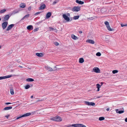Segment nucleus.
<instances>
[{
  "label": "nucleus",
  "mask_w": 127,
  "mask_h": 127,
  "mask_svg": "<svg viewBox=\"0 0 127 127\" xmlns=\"http://www.w3.org/2000/svg\"><path fill=\"white\" fill-rule=\"evenodd\" d=\"M80 10V7L79 6H75L73 8L72 10L73 11L77 12Z\"/></svg>",
  "instance_id": "nucleus-6"
},
{
  "label": "nucleus",
  "mask_w": 127,
  "mask_h": 127,
  "mask_svg": "<svg viewBox=\"0 0 127 127\" xmlns=\"http://www.w3.org/2000/svg\"><path fill=\"white\" fill-rule=\"evenodd\" d=\"M41 12H37L35 14V15H37L38 14L40 13Z\"/></svg>",
  "instance_id": "nucleus-42"
},
{
  "label": "nucleus",
  "mask_w": 127,
  "mask_h": 127,
  "mask_svg": "<svg viewBox=\"0 0 127 127\" xmlns=\"http://www.w3.org/2000/svg\"><path fill=\"white\" fill-rule=\"evenodd\" d=\"M29 16V14H28L27 15H26L23 18H22L21 19V20H23L26 18H27Z\"/></svg>",
  "instance_id": "nucleus-28"
},
{
  "label": "nucleus",
  "mask_w": 127,
  "mask_h": 127,
  "mask_svg": "<svg viewBox=\"0 0 127 127\" xmlns=\"http://www.w3.org/2000/svg\"><path fill=\"white\" fill-rule=\"evenodd\" d=\"M10 16L8 15H6L4 18V21H6L8 20Z\"/></svg>",
  "instance_id": "nucleus-20"
},
{
  "label": "nucleus",
  "mask_w": 127,
  "mask_h": 127,
  "mask_svg": "<svg viewBox=\"0 0 127 127\" xmlns=\"http://www.w3.org/2000/svg\"><path fill=\"white\" fill-rule=\"evenodd\" d=\"M97 98H99V97H97Z\"/></svg>",
  "instance_id": "nucleus-58"
},
{
  "label": "nucleus",
  "mask_w": 127,
  "mask_h": 127,
  "mask_svg": "<svg viewBox=\"0 0 127 127\" xmlns=\"http://www.w3.org/2000/svg\"><path fill=\"white\" fill-rule=\"evenodd\" d=\"M125 121L126 122H127V118L125 119Z\"/></svg>",
  "instance_id": "nucleus-50"
},
{
  "label": "nucleus",
  "mask_w": 127,
  "mask_h": 127,
  "mask_svg": "<svg viewBox=\"0 0 127 127\" xmlns=\"http://www.w3.org/2000/svg\"><path fill=\"white\" fill-rule=\"evenodd\" d=\"M12 108V107L11 106L7 107L4 108V110H7L11 109Z\"/></svg>",
  "instance_id": "nucleus-26"
},
{
  "label": "nucleus",
  "mask_w": 127,
  "mask_h": 127,
  "mask_svg": "<svg viewBox=\"0 0 127 127\" xmlns=\"http://www.w3.org/2000/svg\"><path fill=\"white\" fill-rule=\"evenodd\" d=\"M51 13L50 12H48L46 14V17L47 18H49L51 15Z\"/></svg>",
  "instance_id": "nucleus-22"
},
{
  "label": "nucleus",
  "mask_w": 127,
  "mask_h": 127,
  "mask_svg": "<svg viewBox=\"0 0 127 127\" xmlns=\"http://www.w3.org/2000/svg\"><path fill=\"white\" fill-rule=\"evenodd\" d=\"M57 65L56 66H55L54 67L53 69V71H55L59 69V68H57Z\"/></svg>",
  "instance_id": "nucleus-31"
},
{
  "label": "nucleus",
  "mask_w": 127,
  "mask_h": 127,
  "mask_svg": "<svg viewBox=\"0 0 127 127\" xmlns=\"http://www.w3.org/2000/svg\"><path fill=\"white\" fill-rule=\"evenodd\" d=\"M88 19H90L91 20H93L94 19L93 17H91V18H89Z\"/></svg>",
  "instance_id": "nucleus-45"
},
{
  "label": "nucleus",
  "mask_w": 127,
  "mask_h": 127,
  "mask_svg": "<svg viewBox=\"0 0 127 127\" xmlns=\"http://www.w3.org/2000/svg\"><path fill=\"white\" fill-rule=\"evenodd\" d=\"M39 30L38 28H36L33 31L34 32H35L37 31L38 30Z\"/></svg>",
  "instance_id": "nucleus-40"
},
{
  "label": "nucleus",
  "mask_w": 127,
  "mask_h": 127,
  "mask_svg": "<svg viewBox=\"0 0 127 127\" xmlns=\"http://www.w3.org/2000/svg\"><path fill=\"white\" fill-rule=\"evenodd\" d=\"M112 72L113 74H115L117 73L118 72V71L117 70H114L112 71Z\"/></svg>",
  "instance_id": "nucleus-34"
},
{
  "label": "nucleus",
  "mask_w": 127,
  "mask_h": 127,
  "mask_svg": "<svg viewBox=\"0 0 127 127\" xmlns=\"http://www.w3.org/2000/svg\"><path fill=\"white\" fill-rule=\"evenodd\" d=\"M6 9H5L0 10V14L5 12L6 11Z\"/></svg>",
  "instance_id": "nucleus-30"
},
{
  "label": "nucleus",
  "mask_w": 127,
  "mask_h": 127,
  "mask_svg": "<svg viewBox=\"0 0 127 127\" xmlns=\"http://www.w3.org/2000/svg\"><path fill=\"white\" fill-rule=\"evenodd\" d=\"M10 93L12 95H13L14 94V90L13 87L11 86L10 87Z\"/></svg>",
  "instance_id": "nucleus-18"
},
{
  "label": "nucleus",
  "mask_w": 127,
  "mask_h": 127,
  "mask_svg": "<svg viewBox=\"0 0 127 127\" xmlns=\"http://www.w3.org/2000/svg\"><path fill=\"white\" fill-rule=\"evenodd\" d=\"M116 111L117 113L120 114L123 113L124 112V110L119 111L118 109H116Z\"/></svg>",
  "instance_id": "nucleus-21"
},
{
  "label": "nucleus",
  "mask_w": 127,
  "mask_h": 127,
  "mask_svg": "<svg viewBox=\"0 0 127 127\" xmlns=\"http://www.w3.org/2000/svg\"><path fill=\"white\" fill-rule=\"evenodd\" d=\"M27 28L28 30L30 31L33 30V27L32 25H30L28 26L27 27Z\"/></svg>",
  "instance_id": "nucleus-17"
},
{
  "label": "nucleus",
  "mask_w": 127,
  "mask_h": 127,
  "mask_svg": "<svg viewBox=\"0 0 127 127\" xmlns=\"http://www.w3.org/2000/svg\"><path fill=\"white\" fill-rule=\"evenodd\" d=\"M84 102L86 105L89 106H94L95 105V103L93 102H90L89 101H85Z\"/></svg>",
  "instance_id": "nucleus-4"
},
{
  "label": "nucleus",
  "mask_w": 127,
  "mask_h": 127,
  "mask_svg": "<svg viewBox=\"0 0 127 127\" xmlns=\"http://www.w3.org/2000/svg\"><path fill=\"white\" fill-rule=\"evenodd\" d=\"M86 127V126L84 125L79 124H73L68 126V127Z\"/></svg>",
  "instance_id": "nucleus-3"
},
{
  "label": "nucleus",
  "mask_w": 127,
  "mask_h": 127,
  "mask_svg": "<svg viewBox=\"0 0 127 127\" xmlns=\"http://www.w3.org/2000/svg\"><path fill=\"white\" fill-rule=\"evenodd\" d=\"M84 62V60L82 58H81L79 59V62L80 63H82Z\"/></svg>",
  "instance_id": "nucleus-29"
},
{
  "label": "nucleus",
  "mask_w": 127,
  "mask_h": 127,
  "mask_svg": "<svg viewBox=\"0 0 127 127\" xmlns=\"http://www.w3.org/2000/svg\"><path fill=\"white\" fill-rule=\"evenodd\" d=\"M1 48V46H0V49Z\"/></svg>",
  "instance_id": "nucleus-56"
},
{
  "label": "nucleus",
  "mask_w": 127,
  "mask_h": 127,
  "mask_svg": "<svg viewBox=\"0 0 127 127\" xmlns=\"http://www.w3.org/2000/svg\"><path fill=\"white\" fill-rule=\"evenodd\" d=\"M79 33H82V32L81 31H79Z\"/></svg>",
  "instance_id": "nucleus-49"
},
{
  "label": "nucleus",
  "mask_w": 127,
  "mask_h": 127,
  "mask_svg": "<svg viewBox=\"0 0 127 127\" xmlns=\"http://www.w3.org/2000/svg\"><path fill=\"white\" fill-rule=\"evenodd\" d=\"M49 28L50 29V31H53L54 30H56V29H54V28H53L51 27H49Z\"/></svg>",
  "instance_id": "nucleus-38"
},
{
  "label": "nucleus",
  "mask_w": 127,
  "mask_h": 127,
  "mask_svg": "<svg viewBox=\"0 0 127 127\" xmlns=\"http://www.w3.org/2000/svg\"><path fill=\"white\" fill-rule=\"evenodd\" d=\"M1 18H0V21H1Z\"/></svg>",
  "instance_id": "nucleus-57"
},
{
  "label": "nucleus",
  "mask_w": 127,
  "mask_h": 127,
  "mask_svg": "<svg viewBox=\"0 0 127 127\" xmlns=\"http://www.w3.org/2000/svg\"><path fill=\"white\" fill-rule=\"evenodd\" d=\"M96 88L97 89V90H96L97 92H98L100 90V88L101 85H100L99 84H97L96 85Z\"/></svg>",
  "instance_id": "nucleus-14"
},
{
  "label": "nucleus",
  "mask_w": 127,
  "mask_h": 127,
  "mask_svg": "<svg viewBox=\"0 0 127 127\" xmlns=\"http://www.w3.org/2000/svg\"><path fill=\"white\" fill-rule=\"evenodd\" d=\"M9 116V115H8L7 116H5V117H6L7 119H8V117Z\"/></svg>",
  "instance_id": "nucleus-46"
},
{
  "label": "nucleus",
  "mask_w": 127,
  "mask_h": 127,
  "mask_svg": "<svg viewBox=\"0 0 127 127\" xmlns=\"http://www.w3.org/2000/svg\"><path fill=\"white\" fill-rule=\"evenodd\" d=\"M121 26L122 27H123L124 26H127V23L123 24H121Z\"/></svg>",
  "instance_id": "nucleus-36"
},
{
  "label": "nucleus",
  "mask_w": 127,
  "mask_h": 127,
  "mask_svg": "<svg viewBox=\"0 0 127 127\" xmlns=\"http://www.w3.org/2000/svg\"><path fill=\"white\" fill-rule=\"evenodd\" d=\"M28 10L29 11H30L31 10V6H29V7L28 9Z\"/></svg>",
  "instance_id": "nucleus-41"
},
{
  "label": "nucleus",
  "mask_w": 127,
  "mask_h": 127,
  "mask_svg": "<svg viewBox=\"0 0 127 127\" xmlns=\"http://www.w3.org/2000/svg\"><path fill=\"white\" fill-rule=\"evenodd\" d=\"M33 97V95H32L31 96V97L32 98Z\"/></svg>",
  "instance_id": "nucleus-55"
},
{
  "label": "nucleus",
  "mask_w": 127,
  "mask_h": 127,
  "mask_svg": "<svg viewBox=\"0 0 127 127\" xmlns=\"http://www.w3.org/2000/svg\"><path fill=\"white\" fill-rule=\"evenodd\" d=\"M57 3V1H55L53 2V4H55L56 3Z\"/></svg>",
  "instance_id": "nucleus-44"
},
{
  "label": "nucleus",
  "mask_w": 127,
  "mask_h": 127,
  "mask_svg": "<svg viewBox=\"0 0 127 127\" xmlns=\"http://www.w3.org/2000/svg\"><path fill=\"white\" fill-rule=\"evenodd\" d=\"M8 24V22L6 21L2 23L1 26L3 29H4L6 28Z\"/></svg>",
  "instance_id": "nucleus-7"
},
{
  "label": "nucleus",
  "mask_w": 127,
  "mask_h": 127,
  "mask_svg": "<svg viewBox=\"0 0 127 127\" xmlns=\"http://www.w3.org/2000/svg\"><path fill=\"white\" fill-rule=\"evenodd\" d=\"M67 16H70V14L69 13H68L67 14Z\"/></svg>",
  "instance_id": "nucleus-52"
},
{
  "label": "nucleus",
  "mask_w": 127,
  "mask_h": 127,
  "mask_svg": "<svg viewBox=\"0 0 127 127\" xmlns=\"http://www.w3.org/2000/svg\"><path fill=\"white\" fill-rule=\"evenodd\" d=\"M31 115V113H27L23 115H22L19 117H18L16 118V119L18 120L22 117H27Z\"/></svg>",
  "instance_id": "nucleus-5"
},
{
  "label": "nucleus",
  "mask_w": 127,
  "mask_h": 127,
  "mask_svg": "<svg viewBox=\"0 0 127 127\" xmlns=\"http://www.w3.org/2000/svg\"><path fill=\"white\" fill-rule=\"evenodd\" d=\"M45 5L44 4H43L41 5L40 7L39 8V9L41 10L45 8Z\"/></svg>",
  "instance_id": "nucleus-16"
},
{
  "label": "nucleus",
  "mask_w": 127,
  "mask_h": 127,
  "mask_svg": "<svg viewBox=\"0 0 127 127\" xmlns=\"http://www.w3.org/2000/svg\"><path fill=\"white\" fill-rule=\"evenodd\" d=\"M86 42L92 44H94L95 43L94 41L93 40L91 39H88L86 40Z\"/></svg>",
  "instance_id": "nucleus-12"
},
{
  "label": "nucleus",
  "mask_w": 127,
  "mask_h": 127,
  "mask_svg": "<svg viewBox=\"0 0 127 127\" xmlns=\"http://www.w3.org/2000/svg\"><path fill=\"white\" fill-rule=\"evenodd\" d=\"M106 110L107 111H109V108H107L106 109Z\"/></svg>",
  "instance_id": "nucleus-51"
},
{
  "label": "nucleus",
  "mask_w": 127,
  "mask_h": 127,
  "mask_svg": "<svg viewBox=\"0 0 127 127\" xmlns=\"http://www.w3.org/2000/svg\"><path fill=\"white\" fill-rule=\"evenodd\" d=\"M45 68L48 71H51L53 70L52 68L48 65L45 66Z\"/></svg>",
  "instance_id": "nucleus-11"
},
{
  "label": "nucleus",
  "mask_w": 127,
  "mask_h": 127,
  "mask_svg": "<svg viewBox=\"0 0 127 127\" xmlns=\"http://www.w3.org/2000/svg\"><path fill=\"white\" fill-rule=\"evenodd\" d=\"M76 2L77 3L81 5L83 4L84 3V2L83 1H82L81 0H76Z\"/></svg>",
  "instance_id": "nucleus-19"
},
{
  "label": "nucleus",
  "mask_w": 127,
  "mask_h": 127,
  "mask_svg": "<svg viewBox=\"0 0 127 127\" xmlns=\"http://www.w3.org/2000/svg\"><path fill=\"white\" fill-rule=\"evenodd\" d=\"M14 26V24H11L8 27L7 29H6V30L7 31H8L10 30Z\"/></svg>",
  "instance_id": "nucleus-15"
},
{
  "label": "nucleus",
  "mask_w": 127,
  "mask_h": 127,
  "mask_svg": "<svg viewBox=\"0 0 127 127\" xmlns=\"http://www.w3.org/2000/svg\"><path fill=\"white\" fill-rule=\"evenodd\" d=\"M93 71L96 73H98L100 72V70L97 67H95L93 69Z\"/></svg>",
  "instance_id": "nucleus-9"
},
{
  "label": "nucleus",
  "mask_w": 127,
  "mask_h": 127,
  "mask_svg": "<svg viewBox=\"0 0 127 127\" xmlns=\"http://www.w3.org/2000/svg\"><path fill=\"white\" fill-rule=\"evenodd\" d=\"M26 7V5L23 3H21L20 5V7L23 8Z\"/></svg>",
  "instance_id": "nucleus-24"
},
{
  "label": "nucleus",
  "mask_w": 127,
  "mask_h": 127,
  "mask_svg": "<svg viewBox=\"0 0 127 127\" xmlns=\"http://www.w3.org/2000/svg\"><path fill=\"white\" fill-rule=\"evenodd\" d=\"M101 86L103 84V82H101Z\"/></svg>",
  "instance_id": "nucleus-54"
},
{
  "label": "nucleus",
  "mask_w": 127,
  "mask_h": 127,
  "mask_svg": "<svg viewBox=\"0 0 127 127\" xmlns=\"http://www.w3.org/2000/svg\"><path fill=\"white\" fill-rule=\"evenodd\" d=\"M42 101V100H38L36 101V102H38L40 101Z\"/></svg>",
  "instance_id": "nucleus-43"
},
{
  "label": "nucleus",
  "mask_w": 127,
  "mask_h": 127,
  "mask_svg": "<svg viewBox=\"0 0 127 127\" xmlns=\"http://www.w3.org/2000/svg\"><path fill=\"white\" fill-rule=\"evenodd\" d=\"M54 44L56 46H58L59 45V44L57 42H55L54 43Z\"/></svg>",
  "instance_id": "nucleus-39"
},
{
  "label": "nucleus",
  "mask_w": 127,
  "mask_h": 127,
  "mask_svg": "<svg viewBox=\"0 0 127 127\" xmlns=\"http://www.w3.org/2000/svg\"><path fill=\"white\" fill-rule=\"evenodd\" d=\"M105 118L104 117H102L99 118V120L100 121H102L104 120Z\"/></svg>",
  "instance_id": "nucleus-33"
},
{
  "label": "nucleus",
  "mask_w": 127,
  "mask_h": 127,
  "mask_svg": "<svg viewBox=\"0 0 127 127\" xmlns=\"http://www.w3.org/2000/svg\"><path fill=\"white\" fill-rule=\"evenodd\" d=\"M36 55L39 57H42L43 56V54L42 53H36Z\"/></svg>",
  "instance_id": "nucleus-23"
},
{
  "label": "nucleus",
  "mask_w": 127,
  "mask_h": 127,
  "mask_svg": "<svg viewBox=\"0 0 127 127\" xmlns=\"http://www.w3.org/2000/svg\"><path fill=\"white\" fill-rule=\"evenodd\" d=\"M79 16H78V15L76 16H74L73 17V19H74L76 20L78 19L79 18Z\"/></svg>",
  "instance_id": "nucleus-32"
},
{
  "label": "nucleus",
  "mask_w": 127,
  "mask_h": 127,
  "mask_svg": "<svg viewBox=\"0 0 127 127\" xmlns=\"http://www.w3.org/2000/svg\"><path fill=\"white\" fill-rule=\"evenodd\" d=\"M104 24L106 25L107 28L108 30L110 31H114V29H113L111 28L109 22L107 21H105L104 23Z\"/></svg>",
  "instance_id": "nucleus-2"
},
{
  "label": "nucleus",
  "mask_w": 127,
  "mask_h": 127,
  "mask_svg": "<svg viewBox=\"0 0 127 127\" xmlns=\"http://www.w3.org/2000/svg\"><path fill=\"white\" fill-rule=\"evenodd\" d=\"M30 87V85H27L25 86V89H28Z\"/></svg>",
  "instance_id": "nucleus-35"
},
{
  "label": "nucleus",
  "mask_w": 127,
  "mask_h": 127,
  "mask_svg": "<svg viewBox=\"0 0 127 127\" xmlns=\"http://www.w3.org/2000/svg\"><path fill=\"white\" fill-rule=\"evenodd\" d=\"M110 38V36L107 35L105 36V40L106 41H108Z\"/></svg>",
  "instance_id": "nucleus-25"
},
{
  "label": "nucleus",
  "mask_w": 127,
  "mask_h": 127,
  "mask_svg": "<svg viewBox=\"0 0 127 127\" xmlns=\"http://www.w3.org/2000/svg\"><path fill=\"white\" fill-rule=\"evenodd\" d=\"M26 80L28 82H32L34 80L31 78H28Z\"/></svg>",
  "instance_id": "nucleus-27"
},
{
  "label": "nucleus",
  "mask_w": 127,
  "mask_h": 127,
  "mask_svg": "<svg viewBox=\"0 0 127 127\" xmlns=\"http://www.w3.org/2000/svg\"><path fill=\"white\" fill-rule=\"evenodd\" d=\"M71 37L72 39L74 40H76L78 39V37L73 34L71 35Z\"/></svg>",
  "instance_id": "nucleus-13"
},
{
  "label": "nucleus",
  "mask_w": 127,
  "mask_h": 127,
  "mask_svg": "<svg viewBox=\"0 0 127 127\" xmlns=\"http://www.w3.org/2000/svg\"><path fill=\"white\" fill-rule=\"evenodd\" d=\"M12 76V75H8L5 76L0 77V80L11 77Z\"/></svg>",
  "instance_id": "nucleus-10"
},
{
  "label": "nucleus",
  "mask_w": 127,
  "mask_h": 127,
  "mask_svg": "<svg viewBox=\"0 0 127 127\" xmlns=\"http://www.w3.org/2000/svg\"><path fill=\"white\" fill-rule=\"evenodd\" d=\"M11 103L10 102H7V103H6L5 104L6 105H8L9 104H11Z\"/></svg>",
  "instance_id": "nucleus-47"
},
{
  "label": "nucleus",
  "mask_w": 127,
  "mask_h": 127,
  "mask_svg": "<svg viewBox=\"0 0 127 127\" xmlns=\"http://www.w3.org/2000/svg\"><path fill=\"white\" fill-rule=\"evenodd\" d=\"M63 17L67 22L70 21V18L65 14H64L63 15Z\"/></svg>",
  "instance_id": "nucleus-8"
},
{
  "label": "nucleus",
  "mask_w": 127,
  "mask_h": 127,
  "mask_svg": "<svg viewBox=\"0 0 127 127\" xmlns=\"http://www.w3.org/2000/svg\"><path fill=\"white\" fill-rule=\"evenodd\" d=\"M101 55V54L99 52L97 53L96 54V55L98 56H100Z\"/></svg>",
  "instance_id": "nucleus-37"
},
{
  "label": "nucleus",
  "mask_w": 127,
  "mask_h": 127,
  "mask_svg": "<svg viewBox=\"0 0 127 127\" xmlns=\"http://www.w3.org/2000/svg\"><path fill=\"white\" fill-rule=\"evenodd\" d=\"M19 67L21 68H23V67L22 66H20V65H19Z\"/></svg>",
  "instance_id": "nucleus-53"
},
{
  "label": "nucleus",
  "mask_w": 127,
  "mask_h": 127,
  "mask_svg": "<svg viewBox=\"0 0 127 127\" xmlns=\"http://www.w3.org/2000/svg\"><path fill=\"white\" fill-rule=\"evenodd\" d=\"M17 61L18 63H20V61L19 60H17Z\"/></svg>",
  "instance_id": "nucleus-48"
},
{
  "label": "nucleus",
  "mask_w": 127,
  "mask_h": 127,
  "mask_svg": "<svg viewBox=\"0 0 127 127\" xmlns=\"http://www.w3.org/2000/svg\"><path fill=\"white\" fill-rule=\"evenodd\" d=\"M50 119L51 120L54 121L58 122H60L62 121V118L59 116H57L52 118H50Z\"/></svg>",
  "instance_id": "nucleus-1"
}]
</instances>
